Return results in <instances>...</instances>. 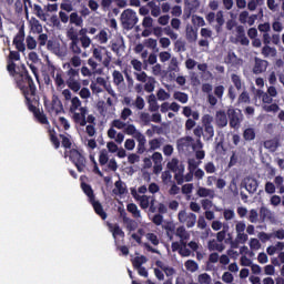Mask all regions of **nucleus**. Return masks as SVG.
<instances>
[{
    "label": "nucleus",
    "instance_id": "nucleus-57",
    "mask_svg": "<svg viewBox=\"0 0 284 284\" xmlns=\"http://www.w3.org/2000/svg\"><path fill=\"white\" fill-rule=\"evenodd\" d=\"M237 103H250V93L243 91L237 99Z\"/></svg>",
    "mask_w": 284,
    "mask_h": 284
},
{
    "label": "nucleus",
    "instance_id": "nucleus-63",
    "mask_svg": "<svg viewBox=\"0 0 284 284\" xmlns=\"http://www.w3.org/2000/svg\"><path fill=\"white\" fill-rule=\"evenodd\" d=\"M210 281H212V277L210 276V274H207V273H204V274H201V275H199V282L201 283V284H210Z\"/></svg>",
    "mask_w": 284,
    "mask_h": 284
},
{
    "label": "nucleus",
    "instance_id": "nucleus-39",
    "mask_svg": "<svg viewBox=\"0 0 284 284\" xmlns=\"http://www.w3.org/2000/svg\"><path fill=\"white\" fill-rule=\"evenodd\" d=\"M229 231H230V226L226 224V225H223L222 231L217 232L216 239H217L219 243H223L225 241V236H226Z\"/></svg>",
    "mask_w": 284,
    "mask_h": 284
},
{
    "label": "nucleus",
    "instance_id": "nucleus-33",
    "mask_svg": "<svg viewBox=\"0 0 284 284\" xmlns=\"http://www.w3.org/2000/svg\"><path fill=\"white\" fill-rule=\"evenodd\" d=\"M231 81L236 90H243V81L241 80V75L236 73L231 74Z\"/></svg>",
    "mask_w": 284,
    "mask_h": 284
},
{
    "label": "nucleus",
    "instance_id": "nucleus-37",
    "mask_svg": "<svg viewBox=\"0 0 284 284\" xmlns=\"http://www.w3.org/2000/svg\"><path fill=\"white\" fill-rule=\"evenodd\" d=\"M126 210H128V212L133 214V216L135 219H139L141 216V211H139V206H136V204H134V203L128 204Z\"/></svg>",
    "mask_w": 284,
    "mask_h": 284
},
{
    "label": "nucleus",
    "instance_id": "nucleus-8",
    "mask_svg": "<svg viewBox=\"0 0 284 284\" xmlns=\"http://www.w3.org/2000/svg\"><path fill=\"white\" fill-rule=\"evenodd\" d=\"M80 112H74L72 114V121L75 125H80V128H85L88 125L87 116H88V106H81L79 109Z\"/></svg>",
    "mask_w": 284,
    "mask_h": 284
},
{
    "label": "nucleus",
    "instance_id": "nucleus-9",
    "mask_svg": "<svg viewBox=\"0 0 284 284\" xmlns=\"http://www.w3.org/2000/svg\"><path fill=\"white\" fill-rule=\"evenodd\" d=\"M178 219L180 223H183L186 225V227H194L196 225V214L194 213H187L185 211H180L178 214Z\"/></svg>",
    "mask_w": 284,
    "mask_h": 284
},
{
    "label": "nucleus",
    "instance_id": "nucleus-58",
    "mask_svg": "<svg viewBox=\"0 0 284 284\" xmlns=\"http://www.w3.org/2000/svg\"><path fill=\"white\" fill-rule=\"evenodd\" d=\"M126 225V230L129 232H134L139 225L136 224V221L129 219L126 222H124Z\"/></svg>",
    "mask_w": 284,
    "mask_h": 284
},
{
    "label": "nucleus",
    "instance_id": "nucleus-43",
    "mask_svg": "<svg viewBox=\"0 0 284 284\" xmlns=\"http://www.w3.org/2000/svg\"><path fill=\"white\" fill-rule=\"evenodd\" d=\"M149 152H154L155 150H159L161 148V139H152L149 141Z\"/></svg>",
    "mask_w": 284,
    "mask_h": 284
},
{
    "label": "nucleus",
    "instance_id": "nucleus-40",
    "mask_svg": "<svg viewBox=\"0 0 284 284\" xmlns=\"http://www.w3.org/2000/svg\"><path fill=\"white\" fill-rule=\"evenodd\" d=\"M138 201H140V207L142 210H148L150 207V197L148 195L138 196Z\"/></svg>",
    "mask_w": 284,
    "mask_h": 284
},
{
    "label": "nucleus",
    "instance_id": "nucleus-59",
    "mask_svg": "<svg viewBox=\"0 0 284 284\" xmlns=\"http://www.w3.org/2000/svg\"><path fill=\"white\" fill-rule=\"evenodd\" d=\"M204 170L206 174H214V172H216V165H214V162H207L204 165Z\"/></svg>",
    "mask_w": 284,
    "mask_h": 284
},
{
    "label": "nucleus",
    "instance_id": "nucleus-51",
    "mask_svg": "<svg viewBox=\"0 0 284 284\" xmlns=\"http://www.w3.org/2000/svg\"><path fill=\"white\" fill-rule=\"evenodd\" d=\"M169 72H179V59L173 57L169 64Z\"/></svg>",
    "mask_w": 284,
    "mask_h": 284
},
{
    "label": "nucleus",
    "instance_id": "nucleus-36",
    "mask_svg": "<svg viewBox=\"0 0 284 284\" xmlns=\"http://www.w3.org/2000/svg\"><path fill=\"white\" fill-rule=\"evenodd\" d=\"M215 21L217 23L216 31L221 30L225 26V18L223 17V11H217L215 16Z\"/></svg>",
    "mask_w": 284,
    "mask_h": 284
},
{
    "label": "nucleus",
    "instance_id": "nucleus-52",
    "mask_svg": "<svg viewBox=\"0 0 284 284\" xmlns=\"http://www.w3.org/2000/svg\"><path fill=\"white\" fill-rule=\"evenodd\" d=\"M31 30L37 34H41V32H43V26H41V22H39V20H34Z\"/></svg>",
    "mask_w": 284,
    "mask_h": 284
},
{
    "label": "nucleus",
    "instance_id": "nucleus-24",
    "mask_svg": "<svg viewBox=\"0 0 284 284\" xmlns=\"http://www.w3.org/2000/svg\"><path fill=\"white\" fill-rule=\"evenodd\" d=\"M123 45H124L123 38H119L111 42V50H112V52H115V54H119V52H121V49L123 48Z\"/></svg>",
    "mask_w": 284,
    "mask_h": 284
},
{
    "label": "nucleus",
    "instance_id": "nucleus-47",
    "mask_svg": "<svg viewBox=\"0 0 284 284\" xmlns=\"http://www.w3.org/2000/svg\"><path fill=\"white\" fill-rule=\"evenodd\" d=\"M184 265L189 272H196L199 270V264L193 260L186 261Z\"/></svg>",
    "mask_w": 284,
    "mask_h": 284
},
{
    "label": "nucleus",
    "instance_id": "nucleus-28",
    "mask_svg": "<svg viewBox=\"0 0 284 284\" xmlns=\"http://www.w3.org/2000/svg\"><path fill=\"white\" fill-rule=\"evenodd\" d=\"M81 108H82L81 100L79 99V97L72 98L69 112L72 114V113L77 112V110H81Z\"/></svg>",
    "mask_w": 284,
    "mask_h": 284
},
{
    "label": "nucleus",
    "instance_id": "nucleus-56",
    "mask_svg": "<svg viewBox=\"0 0 284 284\" xmlns=\"http://www.w3.org/2000/svg\"><path fill=\"white\" fill-rule=\"evenodd\" d=\"M156 97L159 101H168V99H170V93L164 91V89H159Z\"/></svg>",
    "mask_w": 284,
    "mask_h": 284
},
{
    "label": "nucleus",
    "instance_id": "nucleus-21",
    "mask_svg": "<svg viewBox=\"0 0 284 284\" xmlns=\"http://www.w3.org/2000/svg\"><path fill=\"white\" fill-rule=\"evenodd\" d=\"M148 103H149L150 112H159L160 106H159V102L156 101V95L154 94L149 95Z\"/></svg>",
    "mask_w": 284,
    "mask_h": 284
},
{
    "label": "nucleus",
    "instance_id": "nucleus-10",
    "mask_svg": "<svg viewBox=\"0 0 284 284\" xmlns=\"http://www.w3.org/2000/svg\"><path fill=\"white\" fill-rule=\"evenodd\" d=\"M50 74L57 85V88H63L65 85V80H63V70L57 69L54 64L50 65Z\"/></svg>",
    "mask_w": 284,
    "mask_h": 284
},
{
    "label": "nucleus",
    "instance_id": "nucleus-11",
    "mask_svg": "<svg viewBox=\"0 0 284 284\" xmlns=\"http://www.w3.org/2000/svg\"><path fill=\"white\" fill-rule=\"evenodd\" d=\"M20 51H10L9 52V58L7 61V71L9 72V74H13L14 70H17V63H14V61H20L21 60V53H19Z\"/></svg>",
    "mask_w": 284,
    "mask_h": 284
},
{
    "label": "nucleus",
    "instance_id": "nucleus-27",
    "mask_svg": "<svg viewBox=\"0 0 284 284\" xmlns=\"http://www.w3.org/2000/svg\"><path fill=\"white\" fill-rule=\"evenodd\" d=\"M82 191L84 194L88 196L89 201H93L95 199L94 196V190H92V186L88 183H82L81 184Z\"/></svg>",
    "mask_w": 284,
    "mask_h": 284
},
{
    "label": "nucleus",
    "instance_id": "nucleus-26",
    "mask_svg": "<svg viewBox=\"0 0 284 284\" xmlns=\"http://www.w3.org/2000/svg\"><path fill=\"white\" fill-rule=\"evenodd\" d=\"M69 21L71 24L78 26V28H81V26H83V18H81V16H79V13L77 12H72L70 14Z\"/></svg>",
    "mask_w": 284,
    "mask_h": 284
},
{
    "label": "nucleus",
    "instance_id": "nucleus-15",
    "mask_svg": "<svg viewBox=\"0 0 284 284\" xmlns=\"http://www.w3.org/2000/svg\"><path fill=\"white\" fill-rule=\"evenodd\" d=\"M243 183L248 194H254L258 190V181L256 179L245 178Z\"/></svg>",
    "mask_w": 284,
    "mask_h": 284
},
{
    "label": "nucleus",
    "instance_id": "nucleus-34",
    "mask_svg": "<svg viewBox=\"0 0 284 284\" xmlns=\"http://www.w3.org/2000/svg\"><path fill=\"white\" fill-rule=\"evenodd\" d=\"M173 98L180 103H187V101L190 100L187 93L181 91L174 92Z\"/></svg>",
    "mask_w": 284,
    "mask_h": 284
},
{
    "label": "nucleus",
    "instance_id": "nucleus-29",
    "mask_svg": "<svg viewBox=\"0 0 284 284\" xmlns=\"http://www.w3.org/2000/svg\"><path fill=\"white\" fill-rule=\"evenodd\" d=\"M244 141H254L256 139V131L253 128H247L243 132Z\"/></svg>",
    "mask_w": 284,
    "mask_h": 284
},
{
    "label": "nucleus",
    "instance_id": "nucleus-18",
    "mask_svg": "<svg viewBox=\"0 0 284 284\" xmlns=\"http://www.w3.org/2000/svg\"><path fill=\"white\" fill-rule=\"evenodd\" d=\"M214 190L212 189H206L203 186H200L197 189V196H200L201 199H205L209 196V199H214Z\"/></svg>",
    "mask_w": 284,
    "mask_h": 284
},
{
    "label": "nucleus",
    "instance_id": "nucleus-19",
    "mask_svg": "<svg viewBox=\"0 0 284 284\" xmlns=\"http://www.w3.org/2000/svg\"><path fill=\"white\" fill-rule=\"evenodd\" d=\"M109 227L112 232L113 239L116 240V236H120L121 239H125V232H123V230L121 229V226H119V224H114V226L112 224H109Z\"/></svg>",
    "mask_w": 284,
    "mask_h": 284
},
{
    "label": "nucleus",
    "instance_id": "nucleus-45",
    "mask_svg": "<svg viewBox=\"0 0 284 284\" xmlns=\"http://www.w3.org/2000/svg\"><path fill=\"white\" fill-rule=\"evenodd\" d=\"M123 81H124L123 73H121L118 70L113 71V83L115 85H121V83H123Z\"/></svg>",
    "mask_w": 284,
    "mask_h": 284
},
{
    "label": "nucleus",
    "instance_id": "nucleus-17",
    "mask_svg": "<svg viewBox=\"0 0 284 284\" xmlns=\"http://www.w3.org/2000/svg\"><path fill=\"white\" fill-rule=\"evenodd\" d=\"M49 139L52 143L54 150H59L61 148V141H59V136H57V131L54 129H49Z\"/></svg>",
    "mask_w": 284,
    "mask_h": 284
},
{
    "label": "nucleus",
    "instance_id": "nucleus-53",
    "mask_svg": "<svg viewBox=\"0 0 284 284\" xmlns=\"http://www.w3.org/2000/svg\"><path fill=\"white\" fill-rule=\"evenodd\" d=\"M140 121H142V123H144V125H150V123L152 122V118H151L150 113L142 112L140 114Z\"/></svg>",
    "mask_w": 284,
    "mask_h": 284
},
{
    "label": "nucleus",
    "instance_id": "nucleus-55",
    "mask_svg": "<svg viewBox=\"0 0 284 284\" xmlns=\"http://www.w3.org/2000/svg\"><path fill=\"white\" fill-rule=\"evenodd\" d=\"M166 168L171 170V172H176V170H179V160L172 159V161L168 162Z\"/></svg>",
    "mask_w": 284,
    "mask_h": 284
},
{
    "label": "nucleus",
    "instance_id": "nucleus-13",
    "mask_svg": "<svg viewBox=\"0 0 284 284\" xmlns=\"http://www.w3.org/2000/svg\"><path fill=\"white\" fill-rule=\"evenodd\" d=\"M91 203L95 214L102 219V221H105L108 219V213L103 210V205H101V202L97 201V197H93L89 201Z\"/></svg>",
    "mask_w": 284,
    "mask_h": 284
},
{
    "label": "nucleus",
    "instance_id": "nucleus-5",
    "mask_svg": "<svg viewBox=\"0 0 284 284\" xmlns=\"http://www.w3.org/2000/svg\"><path fill=\"white\" fill-rule=\"evenodd\" d=\"M121 19L122 26H124L126 30H132V28L139 23V17H136V12L132 9L124 10L121 14Z\"/></svg>",
    "mask_w": 284,
    "mask_h": 284
},
{
    "label": "nucleus",
    "instance_id": "nucleus-22",
    "mask_svg": "<svg viewBox=\"0 0 284 284\" xmlns=\"http://www.w3.org/2000/svg\"><path fill=\"white\" fill-rule=\"evenodd\" d=\"M210 252H223L225 250V245L223 243H217L216 241H209L207 244Z\"/></svg>",
    "mask_w": 284,
    "mask_h": 284
},
{
    "label": "nucleus",
    "instance_id": "nucleus-32",
    "mask_svg": "<svg viewBox=\"0 0 284 284\" xmlns=\"http://www.w3.org/2000/svg\"><path fill=\"white\" fill-rule=\"evenodd\" d=\"M163 230H165L168 239L172 241V239H174L176 226L172 223H168L166 225H163Z\"/></svg>",
    "mask_w": 284,
    "mask_h": 284
},
{
    "label": "nucleus",
    "instance_id": "nucleus-2",
    "mask_svg": "<svg viewBox=\"0 0 284 284\" xmlns=\"http://www.w3.org/2000/svg\"><path fill=\"white\" fill-rule=\"evenodd\" d=\"M26 105L29 112H32L38 123H41V125H50V121H48V115H45L43 111L37 108V105H39V98H32V100H29V102H26Z\"/></svg>",
    "mask_w": 284,
    "mask_h": 284
},
{
    "label": "nucleus",
    "instance_id": "nucleus-16",
    "mask_svg": "<svg viewBox=\"0 0 284 284\" xmlns=\"http://www.w3.org/2000/svg\"><path fill=\"white\" fill-rule=\"evenodd\" d=\"M134 139L138 141V154H143L145 152V143H148L145 135H143L141 132H138L134 135Z\"/></svg>",
    "mask_w": 284,
    "mask_h": 284
},
{
    "label": "nucleus",
    "instance_id": "nucleus-23",
    "mask_svg": "<svg viewBox=\"0 0 284 284\" xmlns=\"http://www.w3.org/2000/svg\"><path fill=\"white\" fill-rule=\"evenodd\" d=\"M59 136L61 139V145L64 148L65 152H68V150H72V140L70 139V135L60 134Z\"/></svg>",
    "mask_w": 284,
    "mask_h": 284
},
{
    "label": "nucleus",
    "instance_id": "nucleus-42",
    "mask_svg": "<svg viewBox=\"0 0 284 284\" xmlns=\"http://www.w3.org/2000/svg\"><path fill=\"white\" fill-rule=\"evenodd\" d=\"M196 39H199V33L193 28H191L190 30L186 31V40L190 43H194V41H196Z\"/></svg>",
    "mask_w": 284,
    "mask_h": 284
},
{
    "label": "nucleus",
    "instance_id": "nucleus-38",
    "mask_svg": "<svg viewBox=\"0 0 284 284\" xmlns=\"http://www.w3.org/2000/svg\"><path fill=\"white\" fill-rule=\"evenodd\" d=\"M262 54L263 57H274L276 54V48L270 47V45H264L262 48Z\"/></svg>",
    "mask_w": 284,
    "mask_h": 284
},
{
    "label": "nucleus",
    "instance_id": "nucleus-49",
    "mask_svg": "<svg viewBox=\"0 0 284 284\" xmlns=\"http://www.w3.org/2000/svg\"><path fill=\"white\" fill-rule=\"evenodd\" d=\"M247 220L250 221V223H258V211H256V209H252L248 212Z\"/></svg>",
    "mask_w": 284,
    "mask_h": 284
},
{
    "label": "nucleus",
    "instance_id": "nucleus-4",
    "mask_svg": "<svg viewBox=\"0 0 284 284\" xmlns=\"http://www.w3.org/2000/svg\"><path fill=\"white\" fill-rule=\"evenodd\" d=\"M226 114L229 116L230 128H233V130H239L244 119L243 111H241V109H234L231 106L227 109Z\"/></svg>",
    "mask_w": 284,
    "mask_h": 284
},
{
    "label": "nucleus",
    "instance_id": "nucleus-60",
    "mask_svg": "<svg viewBox=\"0 0 284 284\" xmlns=\"http://www.w3.org/2000/svg\"><path fill=\"white\" fill-rule=\"evenodd\" d=\"M136 81H140L141 83H146L148 82V73L145 71H142L140 73H134Z\"/></svg>",
    "mask_w": 284,
    "mask_h": 284
},
{
    "label": "nucleus",
    "instance_id": "nucleus-31",
    "mask_svg": "<svg viewBox=\"0 0 284 284\" xmlns=\"http://www.w3.org/2000/svg\"><path fill=\"white\" fill-rule=\"evenodd\" d=\"M204 141H212V139H214V126L211 125H206L204 126Z\"/></svg>",
    "mask_w": 284,
    "mask_h": 284
},
{
    "label": "nucleus",
    "instance_id": "nucleus-30",
    "mask_svg": "<svg viewBox=\"0 0 284 284\" xmlns=\"http://www.w3.org/2000/svg\"><path fill=\"white\" fill-rule=\"evenodd\" d=\"M175 234L179 236L182 241H190V233L185 230V226H179L176 229Z\"/></svg>",
    "mask_w": 284,
    "mask_h": 284
},
{
    "label": "nucleus",
    "instance_id": "nucleus-48",
    "mask_svg": "<svg viewBox=\"0 0 284 284\" xmlns=\"http://www.w3.org/2000/svg\"><path fill=\"white\" fill-rule=\"evenodd\" d=\"M271 214H272V212L268 211L267 207L262 206L260 209V219H261L262 223L265 222L266 219H270Z\"/></svg>",
    "mask_w": 284,
    "mask_h": 284
},
{
    "label": "nucleus",
    "instance_id": "nucleus-62",
    "mask_svg": "<svg viewBox=\"0 0 284 284\" xmlns=\"http://www.w3.org/2000/svg\"><path fill=\"white\" fill-rule=\"evenodd\" d=\"M145 237L148 239V241H150V243H152V245H159V236H156V234L148 233Z\"/></svg>",
    "mask_w": 284,
    "mask_h": 284
},
{
    "label": "nucleus",
    "instance_id": "nucleus-7",
    "mask_svg": "<svg viewBox=\"0 0 284 284\" xmlns=\"http://www.w3.org/2000/svg\"><path fill=\"white\" fill-rule=\"evenodd\" d=\"M26 26L19 27V31L13 38V45L18 50V52H26Z\"/></svg>",
    "mask_w": 284,
    "mask_h": 284
},
{
    "label": "nucleus",
    "instance_id": "nucleus-25",
    "mask_svg": "<svg viewBox=\"0 0 284 284\" xmlns=\"http://www.w3.org/2000/svg\"><path fill=\"white\" fill-rule=\"evenodd\" d=\"M144 263H148V257L145 255L135 256L132 260V266L138 270L139 267H143Z\"/></svg>",
    "mask_w": 284,
    "mask_h": 284
},
{
    "label": "nucleus",
    "instance_id": "nucleus-41",
    "mask_svg": "<svg viewBox=\"0 0 284 284\" xmlns=\"http://www.w3.org/2000/svg\"><path fill=\"white\" fill-rule=\"evenodd\" d=\"M156 80L152 77L148 78L146 83L144 84L145 92H154V85Z\"/></svg>",
    "mask_w": 284,
    "mask_h": 284
},
{
    "label": "nucleus",
    "instance_id": "nucleus-1",
    "mask_svg": "<svg viewBox=\"0 0 284 284\" xmlns=\"http://www.w3.org/2000/svg\"><path fill=\"white\" fill-rule=\"evenodd\" d=\"M13 78L16 87L19 88L21 94L24 97V103L37 99V84L26 64L18 67L13 73H9Z\"/></svg>",
    "mask_w": 284,
    "mask_h": 284
},
{
    "label": "nucleus",
    "instance_id": "nucleus-14",
    "mask_svg": "<svg viewBox=\"0 0 284 284\" xmlns=\"http://www.w3.org/2000/svg\"><path fill=\"white\" fill-rule=\"evenodd\" d=\"M215 125H217L220 129L227 126V113L224 110L216 111Z\"/></svg>",
    "mask_w": 284,
    "mask_h": 284
},
{
    "label": "nucleus",
    "instance_id": "nucleus-20",
    "mask_svg": "<svg viewBox=\"0 0 284 284\" xmlns=\"http://www.w3.org/2000/svg\"><path fill=\"white\" fill-rule=\"evenodd\" d=\"M256 95L258 97V99H262L263 103H266L267 105L274 102V98L271 97L270 93H265L263 90H257Z\"/></svg>",
    "mask_w": 284,
    "mask_h": 284
},
{
    "label": "nucleus",
    "instance_id": "nucleus-50",
    "mask_svg": "<svg viewBox=\"0 0 284 284\" xmlns=\"http://www.w3.org/2000/svg\"><path fill=\"white\" fill-rule=\"evenodd\" d=\"M264 148L266 150H276V148H278V142L276 140H266L264 141Z\"/></svg>",
    "mask_w": 284,
    "mask_h": 284
},
{
    "label": "nucleus",
    "instance_id": "nucleus-54",
    "mask_svg": "<svg viewBox=\"0 0 284 284\" xmlns=\"http://www.w3.org/2000/svg\"><path fill=\"white\" fill-rule=\"evenodd\" d=\"M162 183H164V185H168V183H172V173L170 171H164L162 172Z\"/></svg>",
    "mask_w": 284,
    "mask_h": 284
},
{
    "label": "nucleus",
    "instance_id": "nucleus-46",
    "mask_svg": "<svg viewBox=\"0 0 284 284\" xmlns=\"http://www.w3.org/2000/svg\"><path fill=\"white\" fill-rule=\"evenodd\" d=\"M28 50H36L37 49V40L32 36H28L26 39Z\"/></svg>",
    "mask_w": 284,
    "mask_h": 284
},
{
    "label": "nucleus",
    "instance_id": "nucleus-3",
    "mask_svg": "<svg viewBox=\"0 0 284 284\" xmlns=\"http://www.w3.org/2000/svg\"><path fill=\"white\" fill-rule=\"evenodd\" d=\"M64 156H69V160L71 161V163H73V165H75L78 172H83V170H85V164L88 163V161L85 160V155H83L81 151L77 149H71L64 152Z\"/></svg>",
    "mask_w": 284,
    "mask_h": 284
},
{
    "label": "nucleus",
    "instance_id": "nucleus-12",
    "mask_svg": "<svg viewBox=\"0 0 284 284\" xmlns=\"http://www.w3.org/2000/svg\"><path fill=\"white\" fill-rule=\"evenodd\" d=\"M255 64L253 67V74H263V72L267 71V67L270 62L267 60H263L261 58H255Z\"/></svg>",
    "mask_w": 284,
    "mask_h": 284
},
{
    "label": "nucleus",
    "instance_id": "nucleus-61",
    "mask_svg": "<svg viewBox=\"0 0 284 284\" xmlns=\"http://www.w3.org/2000/svg\"><path fill=\"white\" fill-rule=\"evenodd\" d=\"M80 41L71 42L70 50L73 54H81V47L79 45Z\"/></svg>",
    "mask_w": 284,
    "mask_h": 284
},
{
    "label": "nucleus",
    "instance_id": "nucleus-35",
    "mask_svg": "<svg viewBox=\"0 0 284 284\" xmlns=\"http://www.w3.org/2000/svg\"><path fill=\"white\" fill-rule=\"evenodd\" d=\"M48 112H55V114H61L63 112V103L61 101H52V108L51 110H48Z\"/></svg>",
    "mask_w": 284,
    "mask_h": 284
},
{
    "label": "nucleus",
    "instance_id": "nucleus-6",
    "mask_svg": "<svg viewBox=\"0 0 284 284\" xmlns=\"http://www.w3.org/2000/svg\"><path fill=\"white\" fill-rule=\"evenodd\" d=\"M67 85L72 92H79L81 90V82H79V69H69L67 71Z\"/></svg>",
    "mask_w": 284,
    "mask_h": 284
},
{
    "label": "nucleus",
    "instance_id": "nucleus-64",
    "mask_svg": "<svg viewBox=\"0 0 284 284\" xmlns=\"http://www.w3.org/2000/svg\"><path fill=\"white\" fill-rule=\"evenodd\" d=\"M98 39L100 43H105L108 41V32L105 30H101L98 34Z\"/></svg>",
    "mask_w": 284,
    "mask_h": 284
},
{
    "label": "nucleus",
    "instance_id": "nucleus-44",
    "mask_svg": "<svg viewBox=\"0 0 284 284\" xmlns=\"http://www.w3.org/2000/svg\"><path fill=\"white\" fill-rule=\"evenodd\" d=\"M262 110H264V112H274V113H276V112H278V110H281V108L276 103H271V104L262 105Z\"/></svg>",
    "mask_w": 284,
    "mask_h": 284
}]
</instances>
